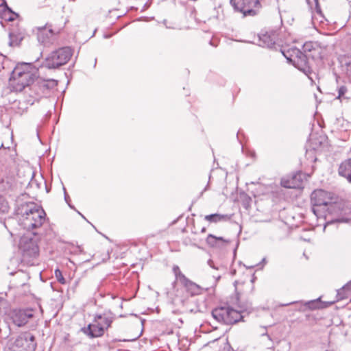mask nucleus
I'll use <instances>...</instances> for the list:
<instances>
[{"label":"nucleus","instance_id":"f257e3e1","mask_svg":"<svg viewBox=\"0 0 351 351\" xmlns=\"http://www.w3.org/2000/svg\"><path fill=\"white\" fill-rule=\"evenodd\" d=\"M337 199L333 193L315 190L311 195L313 213L317 217L325 218L328 214H337L340 211V205L337 204Z\"/></svg>","mask_w":351,"mask_h":351},{"label":"nucleus","instance_id":"f03ea898","mask_svg":"<svg viewBox=\"0 0 351 351\" xmlns=\"http://www.w3.org/2000/svg\"><path fill=\"white\" fill-rule=\"evenodd\" d=\"M38 77V69L31 63L21 62L16 64L10 78V88L12 92H22L23 89L34 84Z\"/></svg>","mask_w":351,"mask_h":351},{"label":"nucleus","instance_id":"7ed1b4c3","mask_svg":"<svg viewBox=\"0 0 351 351\" xmlns=\"http://www.w3.org/2000/svg\"><path fill=\"white\" fill-rule=\"evenodd\" d=\"M46 220V213L43 208L34 203L23 206L20 224L27 230H32L42 226Z\"/></svg>","mask_w":351,"mask_h":351},{"label":"nucleus","instance_id":"20e7f679","mask_svg":"<svg viewBox=\"0 0 351 351\" xmlns=\"http://www.w3.org/2000/svg\"><path fill=\"white\" fill-rule=\"evenodd\" d=\"M282 53L286 58L287 61L303 72L308 77L312 80L311 74L312 70L308 62L307 54L304 53L296 47H291L288 49H282Z\"/></svg>","mask_w":351,"mask_h":351},{"label":"nucleus","instance_id":"39448f33","mask_svg":"<svg viewBox=\"0 0 351 351\" xmlns=\"http://www.w3.org/2000/svg\"><path fill=\"white\" fill-rule=\"evenodd\" d=\"M73 56L70 47H63L52 51L45 59V66L48 69H57L66 64Z\"/></svg>","mask_w":351,"mask_h":351},{"label":"nucleus","instance_id":"423d86ee","mask_svg":"<svg viewBox=\"0 0 351 351\" xmlns=\"http://www.w3.org/2000/svg\"><path fill=\"white\" fill-rule=\"evenodd\" d=\"M112 322L110 317L101 315H97L93 322L86 328H82L83 332L91 338L101 337Z\"/></svg>","mask_w":351,"mask_h":351},{"label":"nucleus","instance_id":"0eeeda50","mask_svg":"<svg viewBox=\"0 0 351 351\" xmlns=\"http://www.w3.org/2000/svg\"><path fill=\"white\" fill-rule=\"evenodd\" d=\"M19 248L23 261H29L30 259L37 257L39 254L37 240L30 234H25L21 237Z\"/></svg>","mask_w":351,"mask_h":351},{"label":"nucleus","instance_id":"6e6552de","mask_svg":"<svg viewBox=\"0 0 351 351\" xmlns=\"http://www.w3.org/2000/svg\"><path fill=\"white\" fill-rule=\"evenodd\" d=\"M212 316L218 322L225 324H233L242 318L241 313L230 306L215 308L212 311Z\"/></svg>","mask_w":351,"mask_h":351},{"label":"nucleus","instance_id":"1a4fd4ad","mask_svg":"<svg viewBox=\"0 0 351 351\" xmlns=\"http://www.w3.org/2000/svg\"><path fill=\"white\" fill-rule=\"evenodd\" d=\"M230 2L234 10L243 17L258 15L262 7L259 0H230Z\"/></svg>","mask_w":351,"mask_h":351},{"label":"nucleus","instance_id":"9d476101","mask_svg":"<svg viewBox=\"0 0 351 351\" xmlns=\"http://www.w3.org/2000/svg\"><path fill=\"white\" fill-rule=\"evenodd\" d=\"M53 25V23H45V25L36 28L38 41L46 47L53 43L56 36L60 31L61 27L56 28Z\"/></svg>","mask_w":351,"mask_h":351},{"label":"nucleus","instance_id":"9b49d317","mask_svg":"<svg viewBox=\"0 0 351 351\" xmlns=\"http://www.w3.org/2000/svg\"><path fill=\"white\" fill-rule=\"evenodd\" d=\"M58 84V82L53 79L44 80L36 79L34 84L32 86L34 91V98H42L46 96L50 89L53 88Z\"/></svg>","mask_w":351,"mask_h":351},{"label":"nucleus","instance_id":"f8f14e48","mask_svg":"<svg viewBox=\"0 0 351 351\" xmlns=\"http://www.w3.org/2000/svg\"><path fill=\"white\" fill-rule=\"evenodd\" d=\"M33 317V314L30 311H25V310H14L12 313L11 318L12 319L13 323L21 327L25 325L29 319Z\"/></svg>","mask_w":351,"mask_h":351},{"label":"nucleus","instance_id":"ddd939ff","mask_svg":"<svg viewBox=\"0 0 351 351\" xmlns=\"http://www.w3.org/2000/svg\"><path fill=\"white\" fill-rule=\"evenodd\" d=\"M25 36V32L19 27L17 23L12 25L9 32L10 45L17 46L20 44Z\"/></svg>","mask_w":351,"mask_h":351},{"label":"nucleus","instance_id":"4468645a","mask_svg":"<svg viewBox=\"0 0 351 351\" xmlns=\"http://www.w3.org/2000/svg\"><path fill=\"white\" fill-rule=\"evenodd\" d=\"M302 182V175L301 173H296L291 178H283L280 184L285 188L298 189L300 188Z\"/></svg>","mask_w":351,"mask_h":351},{"label":"nucleus","instance_id":"2eb2a0df","mask_svg":"<svg viewBox=\"0 0 351 351\" xmlns=\"http://www.w3.org/2000/svg\"><path fill=\"white\" fill-rule=\"evenodd\" d=\"M17 189V183L13 177H5L0 181V190L9 194L10 196Z\"/></svg>","mask_w":351,"mask_h":351},{"label":"nucleus","instance_id":"dca6fc26","mask_svg":"<svg viewBox=\"0 0 351 351\" xmlns=\"http://www.w3.org/2000/svg\"><path fill=\"white\" fill-rule=\"evenodd\" d=\"M0 18L5 22L23 20L18 13L13 12L8 5L0 7Z\"/></svg>","mask_w":351,"mask_h":351},{"label":"nucleus","instance_id":"f3484780","mask_svg":"<svg viewBox=\"0 0 351 351\" xmlns=\"http://www.w3.org/2000/svg\"><path fill=\"white\" fill-rule=\"evenodd\" d=\"M259 40L262 43L263 47L271 48L278 42L276 37V32L274 31L261 34L259 36Z\"/></svg>","mask_w":351,"mask_h":351},{"label":"nucleus","instance_id":"a211bd4d","mask_svg":"<svg viewBox=\"0 0 351 351\" xmlns=\"http://www.w3.org/2000/svg\"><path fill=\"white\" fill-rule=\"evenodd\" d=\"M338 172L339 176L345 178L350 183L351 181V158L344 160L339 165Z\"/></svg>","mask_w":351,"mask_h":351},{"label":"nucleus","instance_id":"6ab92c4d","mask_svg":"<svg viewBox=\"0 0 351 351\" xmlns=\"http://www.w3.org/2000/svg\"><path fill=\"white\" fill-rule=\"evenodd\" d=\"M186 291L191 295H197L202 293L204 289L196 283L192 282L187 278L182 282Z\"/></svg>","mask_w":351,"mask_h":351},{"label":"nucleus","instance_id":"aec40b11","mask_svg":"<svg viewBox=\"0 0 351 351\" xmlns=\"http://www.w3.org/2000/svg\"><path fill=\"white\" fill-rule=\"evenodd\" d=\"M340 63L343 73L351 83V55L341 57Z\"/></svg>","mask_w":351,"mask_h":351},{"label":"nucleus","instance_id":"412c9836","mask_svg":"<svg viewBox=\"0 0 351 351\" xmlns=\"http://www.w3.org/2000/svg\"><path fill=\"white\" fill-rule=\"evenodd\" d=\"M206 242L212 247H220L223 246V244L229 243L228 241L224 239L223 237H217L212 234L208 235Z\"/></svg>","mask_w":351,"mask_h":351},{"label":"nucleus","instance_id":"4be33fe9","mask_svg":"<svg viewBox=\"0 0 351 351\" xmlns=\"http://www.w3.org/2000/svg\"><path fill=\"white\" fill-rule=\"evenodd\" d=\"M33 84L25 87L21 93L23 95V99L25 103L33 105L36 101H38L41 98H34V91L32 90Z\"/></svg>","mask_w":351,"mask_h":351},{"label":"nucleus","instance_id":"5701e85b","mask_svg":"<svg viewBox=\"0 0 351 351\" xmlns=\"http://www.w3.org/2000/svg\"><path fill=\"white\" fill-rule=\"evenodd\" d=\"M274 32H276L278 42L287 43L290 40L289 38L290 33L287 32V28L283 25V23H281L278 30Z\"/></svg>","mask_w":351,"mask_h":351},{"label":"nucleus","instance_id":"b1692460","mask_svg":"<svg viewBox=\"0 0 351 351\" xmlns=\"http://www.w3.org/2000/svg\"><path fill=\"white\" fill-rule=\"evenodd\" d=\"M230 217L227 215L218 213L208 215L204 217V219L211 223H217L219 221H227Z\"/></svg>","mask_w":351,"mask_h":351},{"label":"nucleus","instance_id":"393cba45","mask_svg":"<svg viewBox=\"0 0 351 351\" xmlns=\"http://www.w3.org/2000/svg\"><path fill=\"white\" fill-rule=\"evenodd\" d=\"M313 50L307 54L308 58H311L313 60H318L322 58V49L318 45H315Z\"/></svg>","mask_w":351,"mask_h":351},{"label":"nucleus","instance_id":"a878e982","mask_svg":"<svg viewBox=\"0 0 351 351\" xmlns=\"http://www.w3.org/2000/svg\"><path fill=\"white\" fill-rule=\"evenodd\" d=\"M10 210V206L5 198L0 195V214L8 213Z\"/></svg>","mask_w":351,"mask_h":351},{"label":"nucleus","instance_id":"bb28decb","mask_svg":"<svg viewBox=\"0 0 351 351\" xmlns=\"http://www.w3.org/2000/svg\"><path fill=\"white\" fill-rule=\"evenodd\" d=\"M341 293H343V295L340 296L341 299L347 297L348 295L351 293V280L338 291V295H341Z\"/></svg>","mask_w":351,"mask_h":351},{"label":"nucleus","instance_id":"cd10ccee","mask_svg":"<svg viewBox=\"0 0 351 351\" xmlns=\"http://www.w3.org/2000/svg\"><path fill=\"white\" fill-rule=\"evenodd\" d=\"M123 16H124V14H122L119 10H112L109 11L107 17L108 20L116 21L119 19Z\"/></svg>","mask_w":351,"mask_h":351},{"label":"nucleus","instance_id":"c85d7f7f","mask_svg":"<svg viewBox=\"0 0 351 351\" xmlns=\"http://www.w3.org/2000/svg\"><path fill=\"white\" fill-rule=\"evenodd\" d=\"M318 45L319 44L316 42H306L302 46L304 53L308 54V53L313 50L314 47H315V45Z\"/></svg>","mask_w":351,"mask_h":351},{"label":"nucleus","instance_id":"c756f323","mask_svg":"<svg viewBox=\"0 0 351 351\" xmlns=\"http://www.w3.org/2000/svg\"><path fill=\"white\" fill-rule=\"evenodd\" d=\"M173 271L177 280L180 281V283H182L186 278V277L181 272L178 266L174 265L173 267Z\"/></svg>","mask_w":351,"mask_h":351},{"label":"nucleus","instance_id":"7c9ffc66","mask_svg":"<svg viewBox=\"0 0 351 351\" xmlns=\"http://www.w3.org/2000/svg\"><path fill=\"white\" fill-rule=\"evenodd\" d=\"M308 308L311 309H315L322 307V304L319 300L308 301L306 303Z\"/></svg>","mask_w":351,"mask_h":351},{"label":"nucleus","instance_id":"2f4dec72","mask_svg":"<svg viewBox=\"0 0 351 351\" xmlns=\"http://www.w3.org/2000/svg\"><path fill=\"white\" fill-rule=\"evenodd\" d=\"M54 274L55 277L58 282L62 285H65L66 283L65 278L62 276V271L59 269H56Z\"/></svg>","mask_w":351,"mask_h":351},{"label":"nucleus","instance_id":"473e14b6","mask_svg":"<svg viewBox=\"0 0 351 351\" xmlns=\"http://www.w3.org/2000/svg\"><path fill=\"white\" fill-rule=\"evenodd\" d=\"M315 13H316V14H317V15H319V16H320L322 17V19L319 22L322 23L323 22V19L327 21V19L323 15L321 9L319 8H318L317 6L316 7V12ZM313 18H315V19H316L317 20V18L316 17L315 14H314V16H313Z\"/></svg>","mask_w":351,"mask_h":351},{"label":"nucleus","instance_id":"72a5a7b5","mask_svg":"<svg viewBox=\"0 0 351 351\" xmlns=\"http://www.w3.org/2000/svg\"><path fill=\"white\" fill-rule=\"evenodd\" d=\"M346 92H347V88L346 86H342L339 87V88L338 90V93H339L338 97L341 98V97H344V95L346 94Z\"/></svg>","mask_w":351,"mask_h":351},{"label":"nucleus","instance_id":"f704fd0d","mask_svg":"<svg viewBox=\"0 0 351 351\" xmlns=\"http://www.w3.org/2000/svg\"><path fill=\"white\" fill-rule=\"evenodd\" d=\"M6 60V57L2 54H0V71L4 69V63Z\"/></svg>","mask_w":351,"mask_h":351},{"label":"nucleus","instance_id":"c9c22d12","mask_svg":"<svg viewBox=\"0 0 351 351\" xmlns=\"http://www.w3.org/2000/svg\"><path fill=\"white\" fill-rule=\"evenodd\" d=\"M207 263H208V265L210 267H212V268H213V269H219V267H218L217 266H216V265L214 264V262H213V260L209 259V260L208 261Z\"/></svg>","mask_w":351,"mask_h":351},{"label":"nucleus","instance_id":"e433bc0d","mask_svg":"<svg viewBox=\"0 0 351 351\" xmlns=\"http://www.w3.org/2000/svg\"><path fill=\"white\" fill-rule=\"evenodd\" d=\"M335 221H338V222H347L348 219L346 218H339H339L335 219Z\"/></svg>","mask_w":351,"mask_h":351},{"label":"nucleus","instance_id":"4c0bfd02","mask_svg":"<svg viewBox=\"0 0 351 351\" xmlns=\"http://www.w3.org/2000/svg\"><path fill=\"white\" fill-rule=\"evenodd\" d=\"M167 28H170V29H182V27H174V26H166Z\"/></svg>","mask_w":351,"mask_h":351},{"label":"nucleus","instance_id":"58836bf2","mask_svg":"<svg viewBox=\"0 0 351 351\" xmlns=\"http://www.w3.org/2000/svg\"><path fill=\"white\" fill-rule=\"evenodd\" d=\"M348 42L349 43V47L351 49V36L348 38Z\"/></svg>","mask_w":351,"mask_h":351},{"label":"nucleus","instance_id":"ea45409f","mask_svg":"<svg viewBox=\"0 0 351 351\" xmlns=\"http://www.w3.org/2000/svg\"><path fill=\"white\" fill-rule=\"evenodd\" d=\"M202 232H206V228H203L201 230Z\"/></svg>","mask_w":351,"mask_h":351},{"label":"nucleus","instance_id":"a19ab883","mask_svg":"<svg viewBox=\"0 0 351 351\" xmlns=\"http://www.w3.org/2000/svg\"><path fill=\"white\" fill-rule=\"evenodd\" d=\"M34 339V336H32V337H30V340H31V341H33Z\"/></svg>","mask_w":351,"mask_h":351},{"label":"nucleus","instance_id":"79ce46f5","mask_svg":"<svg viewBox=\"0 0 351 351\" xmlns=\"http://www.w3.org/2000/svg\"><path fill=\"white\" fill-rule=\"evenodd\" d=\"M293 303H294V302H290V303H289V304H287V305L292 304H293ZM283 306H286V304H284Z\"/></svg>","mask_w":351,"mask_h":351},{"label":"nucleus","instance_id":"37998d69","mask_svg":"<svg viewBox=\"0 0 351 351\" xmlns=\"http://www.w3.org/2000/svg\"><path fill=\"white\" fill-rule=\"evenodd\" d=\"M96 63H97V60L95 59V61H94V66H95Z\"/></svg>","mask_w":351,"mask_h":351},{"label":"nucleus","instance_id":"c03bdc74","mask_svg":"<svg viewBox=\"0 0 351 351\" xmlns=\"http://www.w3.org/2000/svg\"><path fill=\"white\" fill-rule=\"evenodd\" d=\"M64 198H65V200L67 202L68 197H67V196H66V194H65V197H64Z\"/></svg>","mask_w":351,"mask_h":351},{"label":"nucleus","instance_id":"a18cd8bd","mask_svg":"<svg viewBox=\"0 0 351 351\" xmlns=\"http://www.w3.org/2000/svg\"><path fill=\"white\" fill-rule=\"evenodd\" d=\"M110 36H108V35H104V37L105 38H109Z\"/></svg>","mask_w":351,"mask_h":351},{"label":"nucleus","instance_id":"49530a36","mask_svg":"<svg viewBox=\"0 0 351 351\" xmlns=\"http://www.w3.org/2000/svg\"><path fill=\"white\" fill-rule=\"evenodd\" d=\"M332 221H333V220H331V221H328V223H328V224H329V223H331V222H332Z\"/></svg>","mask_w":351,"mask_h":351},{"label":"nucleus","instance_id":"de8ad7c7","mask_svg":"<svg viewBox=\"0 0 351 351\" xmlns=\"http://www.w3.org/2000/svg\"><path fill=\"white\" fill-rule=\"evenodd\" d=\"M3 143L1 144L0 148L3 147Z\"/></svg>","mask_w":351,"mask_h":351}]
</instances>
